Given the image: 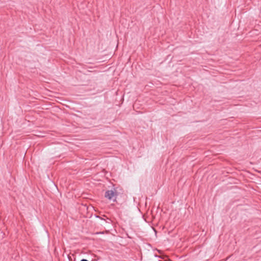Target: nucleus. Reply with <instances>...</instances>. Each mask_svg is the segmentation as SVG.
<instances>
[{
	"label": "nucleus",
	"mask_w": 261,
	"mask_h": 261,
	"mask_svg": "<svg viewBox=\"0 0 261 261\" xmlns=\"http://www.w3.org/2000/svg\"><path fill=\"white\" fill-rule=\"evenodd\" d=\"M118 196V193L116 190H107L105 192V197L110 200H113L114 202L116 201V198Z\"/></svg>",
	"instance_id": "nucleus-1"
},
{
	"label": "nucleus",
	"mask_w": 261,
	"mask_h": 261,
	"mask_svg": "<svg viewBox=\"0 0 261 261\" xmlns=\"http://www.w3.org/2000/svg\"><path fill=\"white\" fill-rule=\"evenodd\" d=\"M81 261H89V260H88L86 259H82L81 260Z\"/></svg>",
	"instance_id": "nucleus-2"
}]
</instances>
